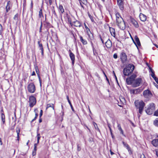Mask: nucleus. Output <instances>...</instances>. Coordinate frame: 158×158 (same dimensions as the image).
I'll return each instance as SVG.
<instances>
[{
  "label": "nucleus",
  "instance_id": "nucleus-15",
  "mask_svg": "<svg viewBox=\"0 0 158 158\" xmlns=\"http://www.w3.org/2000/svg\"><path fill=\"white\" fill-rule=\"evenodd\" d=\"M69 56L72 61V63L73 64L75 61V56L72 52H70L69 54Z\"/></svg>",
  "mask_w": 158,
  "mask_h": 158
},
{
  "label": "nucleus",
  "instance_id": "nucleus-42",
  "mask_svg": "<svg viewBox=\"0 0 158 158\" xmlns=\"http://www.w3.org/2000/svg\"><path fill=\"white\" fill-rule=\"evenodd\" d=\"M89 18H90V19L91 20L92 22H94V20L93 18V17L92 16H91L90 15H89Z\"/></svg>",
  "mask_w": 158,
  "mask_h": 158
},
{
  "label": "nucleus",
  "instance_id": "nucleus-33",
  "mask_svg": "<svg viewBox=\"0 0 158 158\" xmlns=\"http://www.w3.org/2000/svg\"><path fill=\"white\" fill-rule=\"evenodd\" d=\"M38 43L39 45V46L40 48V49L41 50H43L44 49L43 47L42 44L40 43V41H39L38 42Z\"/></svg>",
  "mask_w": 158,
  "mask_h": 158
},
{
  "label": "nucleus",
  "instance_id": "nucleus-46",
  "mask_svg": "<svg viewBox=\"0 0 158 158\" xmlns=\"http://www.w3.org/2000/svg\"><path fill=\"white\" fill-rule=\"evenodd\" d=\"M37 145L36 143H35L34 144V150L35 151H36V150H37V149H36V146H37Z\"/></svg>",
  "mask_w": 158,
  "mask_h": 158
},
{
  "label": "nucleus",
  "instance_id": "nucleus-25",
  "mask_svg": "<svg viewBox=\"0 0 158 158\" xmlns=\"http://www.w3.org/2000/svg\"><path fill=\"white\" fill-rule=\"evenodd\" d=\"M59 10L61 13H63L64 12V10L62 5H60L59 7Z\"/></svg>",
  "mask_w": 158,
  "mask_h": 158
},
{
  "label": "nucleus",
  "instance_id": "nucleus-14",
  "mask_svg": "<svg viewBox=\"0 0 158 158\" xmlns=\"http://www.w3.org/2000/svg\"><path fill=\"white\" fill-rule=\"evenodd\" d=\"M131 22L135 27H138L139 25L137 22L134 19H131Z\"/></svg>",
  "mask_w": 158,
  "mask_h": 158
},
{
  "label": "nucleus",
  "instance_id": "nucleus-3",
  "mask_svg": "<svg viewBox=\"0 0 158 158\" xmlns=\"http://www.w3.org/2000/svg\"><path fill=\"white\" fill-rule=\"evenodd\" d=\"M155 110V106L153 103H151L148 106V108L146 110V112L147 114H152Z\"/></svg>",
  "mask_w": 158,
  "mask_h": 158
},
{
  "label": "nucleus",
  "instance_id": "nucleus-24",
  "mask_svg": "<svg viewBox=\"0 0 158 158\" xmlns=\"http://www.w3.org/2000/svg\"><path fill=\"white\" fill-rule=\"evenodd\" d=\"M128 65H131V66H130V68H128V69H129V70H130V72H131V73H132L134 69V68H135L133 64H128Z\"/></svg>",
  "mask_w": 158,
  "mask_h": 158
},
{
  "label": "nucleus",
  "instance_id": "nucleus-16",
  "mask_svg": "<svg viewBox=\"0 0 158 158\" xmlns=\"http://www.w3.org/2000/svg\"><path fill=\"white\" fill-rule=\"evenodd\" d=\"M153 145L155 147H158V139H153L152 142Z\"/></svg>",
  "mask_w": 158,
  "mask_h": 158
},
{
  "label": "nucleus",
  "instance_id": "nucleus-50",
  "mask_svg": "<svg viewBox=\"0 0 158 158\" xmlns=\"http://www.w3.org/2000/svg\"><path fill=\"white\" fill-rule=\"evenodd\" d=\"M38 78H39V80L40 82V86L41 87V81L40 77H38Z\"/></svg>",
  "mask_w": 158,
  "mask_h": 158
},
{
  "label": "nucleus",
  "instance_id": "nucleus-2",
  "mask_svg": "<svg viewBox=\"0 0 158 158\" xmlns=\"http://www.w3.org/2000/svg\"><path fill=\"white\" fill-rule=\"evenodd\" d=\"M135 106L137 108H139V113L142 114L145 104L142 101L138 102V101H135Z\"/></svg>",
  "mask_w": 158,
  "mask_h": 158
},
{
  "label": "nucleus",
  "instance_id": "nucleus-13",
  "mask_svg": "<svg viewBox=\"0 0 158 158\" xmlns=\"http://www.w3.org/2000/svg\"><path fill=\"white\" fill-rule=\"evenodd\" d=\"M105 45L107 48H110L112 45V43L109 39H108L105 43Z\"/></svg>",
  "mask_w": 158,
  "mask_h": 158
},
{
  "label": "nucleus",
  "instance_id": "nucleus-47",
  "mask_svg": "<svg viewBox=\"0 0 158 158\" xmlns=\"http://www.w3.org/2000/svg\"><path fill=\"white\" fill-rule=\"evenodd\" d=\"M118 129L120 131L122 129L121 127V126L120 124H118Z\"/></svg>",
  "mask_w": 158,
  "mask_h": 158
},
{
  "label": "nucleus",
  "instance_id": "nucleus-43",
  "mask_svg": "<svg viewBox=\"0 0 158 158\" xmlns=\"http://www.w3.org/2000/svg\"><path fill=\"white\" fill-rule=\"evenodd\" d=\"M2 31V26L0 24V35L1 34Z\"/></svg>",
  "mask_w": 158,
  "mask_h": 158
},
{
  "label": "nucleus",
  "instance_id": "nucleus-28",
  "mask_svg": "<svg viewBox=\"0 0 158 158\" xmlns=\"http://www.w3.org/2000/svg\"><path fill=\"white\" fill-rule=\"evenodd\" d=\"M1 117L3 124H4L5 123V116L4 114H2Z\"/></svg>",
  "mask_w": 158,
  "mask_h": 158
},
{
  "label": "nucleus",
  "instance_id": "nucleus-35",
  "mask_svg": "<svg viewBox=\"0 0 158 158\" xmlns=\"http://www.w3.org/2000/svg\"><path fill=\"white\" fill-rule=\"evenodd\" d=\"M84 26H85V27L86 30V31H87V33L88 34L89 32V31H90V30L88 28V27H87V26L86 25L85 23H84Z\"/></svg>",
  "mask_w": 158,
  "mask_h": 158
},
{
  "label": "nucleus",
  "instance_id": "nucleus-10",
  "mask_svg": "<svg viewBox=\"0 0 158 158\" xmlns=\"http://www.w3.org/2000/svg\"><path fill=\"white\" fill-rule=\"evenodd\" d=\"M135 41H134L133 39H132L134 43L136 45V46L138 47V46H140L141 45V44L139 41V38L137 37V36H135Z\"/></svg>",
  "mask_w": 158,
  "mask_h": 158
},
{
  "label": "nucleus",
  "instance_id": "nucleus-59",
  "mask_svg": "<svg viewBox=\"0 0 158 158\" xmlns=\"http://www.w3.org/2000/svg\"><path fill=\"white\" fill-rule=\"evenodd\" d=\"M120 131V133L123 135V130L122 129Z\"/></svg>",
  "mask_w": 158,
  "mask_h": 158
},
{
  "label": "nucleus",
  "instance_id": "nucleus-29",
  "mask_svg": "<svg viewBox=\"0 0 158 158\" xmlns=\"http://www.w3.org/2000/svg\"><path fill=\"white\" fill-rule=\"evenodd\" d=\"M136 75L135 74H133L130 77V78L131 79L134 81L135 80V78L136 77Z\"/></svg>",
  "mask_w": 158,
  "mask_h": 158
},
{
  "label": "nucleus",
  "instance_id": "nucleus-8",
  "mask_svg": "<svg viewBox=\"0 0 158 158\" xmlns=\"http://www.w3.org/2000/svg\"><path fill=\"white\" fill-rule=\"evenodd\" d=\"M144 96L146 98H149L152 96V94L149 90H144L143 93Z\"/></svg>",
  "mask_w": 158,
  "mask_h": 158
},
{
  "label": "nucleus",
  "instance_id": "nucleus-45",
  "mask_svg": "<svg viewBox=\"0 0 158 158\" xmlns=\"http://www.w3.org/2000/svg\"><path fill=\"white\" fill-rule=\"evenodd\" d=\"M120 99L121 101V102H122L123 103L124 102H125V99L124 98H122V100H121L120 98Z\"/></svg>",
  "mask_w": 158,
  "mask_h": 158
},
{
  "label": "nucleus",
  "instance_id": "nucleus-36",
  "mask_svg": "<svg viewBox=\"0 0 158 158\" xmlns=\"http://www.w3.org/2000/svg\"><path fill=\"white\" fill-rule=\"evenodd\" d=\"M35 71H36V73H37V75L38 77H40V73H39V72L38 69V68L37 67H35Z\"/></svg>",
  "mask_w": 158,
  "mask_h": 158
},
{
  "label": "nucleus",
  "instance_id": "nucleus-12",
  "mask_svg": "<svg viewBox=\"0 0 158 158\" xmlns=\"http://www.w3.org/2000/svg\"><path fill=\"white\" fill-rule=\"evenodd\" d=\"M139 17L140 20L143 22L145 21L147 19L146 16L141 13L140 14Z\"/></svg>",
  "mask_w": 158,
  "mask_h": 158
},
{
  "label": "nucleus",
  "instance_id": "nucleus-22",
  "mask_svg": "<svg viewBox=\"0 0 158 158\" xmlns=\"http://www.w3.org/2000/svg\"><path fill=\"white\" fill-rule=\"evenodd\" d=\"M79 37H80V40H81V42L84 45H85L87 44V43L86 40H85L83 39L82 36H80Z\"/></svg>",
  "mask_w": 158,
  "mask_h": 158
},
{
  "label": "nucleus",
  "instance_id": "nucleus-63",
  "mask_svg": "<svg viewBox=\"0 0 158 158\" xmlns=\"http://www.w3.org/2000/svg\"><path fill=\"white\" fill-rule=\"evenodd\" d=\"M81 2H82L80 1V5H81V6L83 8V5L81 4Z\"/></svg>",
  "mask_w": 158,
  "mask_h": 158
},
{
  "label": "nucleus",
  "instance_id": "nucleus-19",
  "mask_svg": "<svg viewBox=\"0 0 158 158\" xmlns=\"http://www.w3.org/2000/svg\"><path fill=\"white\" fill-rule=\"evenodd\" d=\"M10 1H8L7 2V4L6 6V12H8V11L10 10Z\"/></svg>",
  "mask_w": 158,
  "mask_h": 158
},
{
  "label": "nucleus",
  "instance_id": "nucleus-57",
  "mask_svg": "<svg viewBox=\"0 0 158 158\" xmlns=\"http://www.w3.org/2000/svg\"><path fill=\"white\" fill-rule=\"evenodd\" d=\"M41 55H42V56H44V49L43 50H41Z\"/></svg>",
  "mask_w": 158,
  "mask_h": 158
},
{
  "label": "nucleus",
  "instance_id": "nucleus-27",
  "mask_svg": "<svg viewBox=\"0 0 158 158\" xmlns=\"http://www.w3.org/2000/svg\"><path fill=\"white\" fill-rule=\"evenodd\" d=\"M5 56L0 52V60H4Z\"/></svg>",
  "mask_w": 158,
  "mask_h": 158
},
{
  "label": "nucleus",
  "instance_id": "nucleus-62",
  "mask_svg": "<svg viewBox=\"0 0 158 158\" xmlns=\"http://www.w3.org/2000/svg\"><path fill=\"white\" fill-rule=\"evenodd\" d=\"M77 149L78 151H80L81 149V148H79L78 145H77Z\"/></svg>",
  "mask_w": 158,
  "mask_h": 158
},
{
  "label": "nucleus",
  "instance_id": "nucleus-60",
  "mask_svg": "<svg viewBox=\"0 0 158 158\" xmlns=\"http://www.w3.org/2000/svg\"><path fill=\"white\" fill-rule=\"evenodd\" d=\"M49 3L50 5H51L52 3V0H49Z\"/></svg>",
  "mask_w": 158,
  "mask_h": 158
},
{
  "label": "nucleus",
  "instance_id": "nucleus-40",
  "mask_svg": "<svg viewBox=\"0 0 158 158\" xmlns=\"http://www.w3.org/2000/svg\"><path fill=\"white\" fill-rule=\"evenodd\" d=\"M93 125H94V127L96 129H99L98 128V127L97 124L95 123H93Z\"/></svg>",
  "mask_w": 158,
  "mask_h": 158
},
{
  "label": "nucleus",
  "instance_id": "nucleus-32",
  "mask_svg": "<svg viewBox=\"0 0 158 158\" xmlns=\"http://www.w3.org/2000/svg\"><path fill=\"white\" fill-rule=\"evenodd\" d=\"M153 123L155 126L158 127V118H156L154 120Z\"/></svg>",
  "mask_w": 158,
  "mask_h": 158
},
{
  "label": "nucleus",
  "instance_id": "nucleus-30",
  "mask_svg": "<svg viewBox=\"0 0 158 158\" xmlns=\"http://www.w3.org/2000/svg\"><path fill=\"white\" fill-rule=\"evenodd\" d=\"M50 107H51L52 108L53 110H54V104L52 103L51 104H48L47 105V109Z\"/></svg>",
  "mask_w": 158,
  "mask_h": 158
},
{
  "label": "nucleus",
  "instance_id": "nucleus-34",
  "mask_svg": "<svg viewBox=\"0 0 158 158\" xmlns=\"http://www.w3.org/2000/svg\"><path fill=\"white\" fill-rule=\"evenodd\" d=\"M39 17L40 18H41V17H43V15L42 14V10L40 9L39 12Z\"/></svg>",
  "mask_w": 158,
  "mask_h": 158
},
{
  "label": "nucleus",
  "instance_id": "nucleus-53",
  "mask_svg": "<svg viewBox=\"0 0 158 158\" xmlns=\"http://www.w3.org/2000/svg\"><path fill=\"white\" fill-rule=\"evenodd\" d=\"M42 113H43L42 110H41L40 112V118L41 117L42 115Z\"/></svg>",
  "mask_w": 158,
  "mask_h": 158
},
{
  "label": "nucleus",
  "instance_id": "nucleus-17",
  "mask_svg": "<svg viewBox=\"0 0 158 158\" xmlns=\"http://www.w3.org/2000/svg\"><path fill=\"white\" fill-rule=\"evenodd\" d=\"M73 23L75 27H80L81 26V23L78 21L76 20L74 21L73 22Z\"/></svg>",
  "mask_w": 158,
  "mask_h": 158
},
{
  "label": "nucleus",
  "instance_id": "nucleus-64",
  "mask_svg": "<svg viewBox=\"0 0 158 158\" xmlns=\"http://www.w3.org/2000/svg\"><path fill=\"white\" fill-rule=\"evenodd\" d=\"M156 155L158 157V151H156Z\"/></svg>",
  "mask_w": 158,
  "mask_h": 158
},
{
  "label": "nucleus",
  "instance_id": "nucleus-37",
  "mask_svg": "<svg viewBox=\"0 0 158 158\" xmlns=\"http://www.w3.org/2000/svg\"><path fill=\"white\" fill-rule=\"evenodd\" d=\"M14 19L15 20H18V14H16L14 17Z\"/></svg>",
  "mask_w": 158,
  "mask_h": 158
},
{
  "label": "nucleus",
  "instance_id": "nucleus-51",
  "mask_svg": "<svg viewBox=\"0 0 158 158\" xmlns=\"http://www.w3.org/2000/svg\"><path fill=\"white\" fill-rule=\"evenodd\" d=\"M154 79L155 81L157 83V84H158V79H157V78L156 77H155V78H154Z\"/></svg>",
  "mask_w": 158,
  "mask_h": 158
},
{
  "label": "nucleus",
  "instance_id": "nucleus-7",
  "mask_svg": "<svg viewBox=\"0 0 158 158\" xmlns=\"http://www.w3.org/2000/svg\"><path fill=\"white\" fill-rule=\"evenodd\" d=\"M120 58L123 63H124L127 60V56L126 53L123 52H122L120 56Z\"/></svg>",
  "mask_w": 158,
  "mask_h": 158
},
{
  "label": "nucleus",
  "instance_id": "nucleus-56",
  "mask_svg": "<svg viewBox=\"0 0 158 158\" xmlns=\"http://www.w3.org/2000/svg\"><path fill=\"white\" fill-rule=\"evenodd\" d=\"M42 22L41 23V25L40 27V29L42 30Z\"/></svg>",
  "mask_w": 158,
  "mask_h": 158
},
{
  "label": "nucleus",
  "instance_id": "nucleus-20",
  "mask_svg": "<svg viewBox=\"0 0 158 158\" xmlns=\"http://www.w3.org/2000/svg\"><path fill=\"white\" fill-rule=\"evenodd\" d=\"M123 143L124 146L127 149L130 153V152H131V148L128 144L127 143H125L124 142H123Z\"/></svg>",
  "mask_w": 158,
  "mask_h": 158
},
{
  "label": "nucleus",
  "instance_id": "nucleus-21",
  "mask_svg": "<svg viewBox=\"0 0 158 158\" xmlns=\"http://www.w3.org/2000/svg\"><path fill=\"white\" fill-rule=\"evenodd\" d=\"M126 82L128 85L132 84V85L133 81L130 77L126 79Z\"/></svg>",
  "mask_w": 158,
  "mask_h": 158
},
{
  "label": "nucleus",
  "instance_id": "nucleus-1",
  "mask_svg": "<svg viewBox=\"0 0 158 158\" xmlns=\"http://www.w3.org/2000/svg\"><path fill=\"white\" fill-rule=\"evenodd\" d=\"M115 15L117 25L121 29L123 30L125 28V25L123 19L118 13H117Z\"/></svg>",
  "mask_w": 158,
  "mask_h": 158
},
{
  "label": "nucleus",
  "instance_id": "nucleus-52",
  "mask_svg": "<svg viewBox=\"0 0 158 158\" xmlns=\"http://www.w3.org/2000/svg\"><path fill=\"white\" fill-rule=\"evenodd\" d=\"M107 125H108V126L109 129H111V125H110V124L109 123H107Z\"/></svg>",
  "mask_w": 158,
  "mask_h": 158
},
{
  "label": "nucleus",
  "instance_id": "nucleus-26",
  "mask_svg": "<svg viewBox=\"0 0 158 158\" xmlns=\"http://www.w3.org/2000/svg\"><path fill=\"white\" fill-rule=\"evenodd\" d=\"M149 69H150V70L151 73V76L153 77V79H154V78H155V77H156L155 76V75L154 73V71L151 68H150Z\"/></svg>",
  "mask_w": 158,
  "mask_h": 158
},
{
  "label": "nucleus",
  "instance_id": "nucleus-61",
  "mask_svg": "<svg viewBox=\"0 0 158 158\" xmlns=\"http://www.w3.org/2000/svg\"><path fill=\"white\" fill-rule=\"evenodd\" d=\"M35 75V72L34 71H33L32 72V73L31 74L32 76H34Z\"/></svg>",
  "mask_w": 158,
  "mask_h": 158
},
{
  "label": "nucleus",
  "instance_id": "nucleus-4",
  "mask_svg": "<svg viewBox=\"0 0 158 158\" xmlns=\"http://www.w3.org/2000/svg\"><path fill=\"white\" fill-rule=\"evenodd\" d=\"M27 89L29 92L31 93H34L35 90V87L33 83H30L28 85Z\"/></svg>",
  "mask_w": 158,
  "mask_h": 158
},
{
  "label": "nucleus",
  "instance_id": "nucleus-44",
  "mask_svg": "<svg viewBox=\"0 0 158 158\" xmlns=\"http://www.w3.org/2000/svg\"><path fill=\"white\" fill-rule=\"evenodd\" d=\"M118 56L116 53H115L113 55V57L114 59H116L117 58Z\"/></svg>",
  "mask_w": 158,
  "mask_h": 158
},
{
  "label": "nucleus",
  "instance_id": "nucleus-23",
  "mask_svg": "<svg viewBox=\"0 0 158 158\" xmlns=\"http://www.w3.org/2000/svg\"><path fill=\"white\" fill-rule=\"evenodd\" d=\"M141 90L139 88L132 90V93L134 94H136L141 92Z\"/></svg>",
  "mask_w": 158,
  "mask_h": 158
},
{
  "label": "nucleus",
  "instance_id": "nucleus-55",
  "mask_svg": "<svg viewBox=\"0 0 158 158\" xmlns=\"http://www.w3.org/2000/svg\"><path fill=\"white\" fill-rule=\"evenodd\" d=\"M17 140L19 141V135H17Z\"/></svg>",
  "mask_w": 158,
  "mask_h": 158
},
{
  "label": "nucleus",
  "instance_id": "nucleus-9",
  "mask_svg": "<svg viewBox=\"0 0 158 158\" xmlns=\"http://www.w3.org/2000/svg\"><path fill=\"white\" fill-rule=\"evenodd\" d=\"M131 66V65H128L123 70V73L125 76H128L130 73H131V72H130V70H129L128 68Z\"/></svg>",
  "mask_w": 158,
  "mask_h": 158
},
{
  "label": "nucleus",
  "instance_id": "nucleus-38",
  "mask_svg": "<svg viewBox=\"0 0 158 158\" xmlns=\"http://www.w3.org/2000/svg\"><path fill=\"white\" fill-rule=\"evenodd\" d=\"M36 137L37 138V140H40V134L37 132Z\"/></svg>",
  "mask_w": 158,
  "mask_h": 158
},
{
  "label": "nucleus",
  "instance_id": "nucleus-48",
  "mask_svg": "<svg viewBox=\"0 0 158 158\" xmlns=\"http://www.w3.org/2000/svg\"><path fill=\"white\" fill-rule=\"evenodd\" d=\"M68 20L69 23L71 24V26H72L73 25V23H72L71 21L70 20V19H69L68 18Z\"/></svg>",
  "mask_w": 158,
  "mask_h": 158
},
{
  "label": "nucleus",
  "instance_id": "nucleus-18",
  "mask_svg": "<svg viewBox=\"0 0 158 158\" xmlns=\"http://www.w3.org/2000/svg\"><path fill=\"white\" fill-rule=\"evenodd\" d=\"M109 30L111 35L112 36L115 37V33L114 29L112 27H109Z\"/></svg>",
  "mask_w": 158,
  "mask_h": 158
},
{
  "label": "nucleus",
  "instance_id": "nucleus-11",
  "mask_svg": "<svg viewBox=\"0 0 158 158\" xmlns=\"http://www.w3.org/2000/svg\"><path fill=\"white\" fill-rule=\"evenodd\" d=\"M123 1L124 0H117V4L121 10H123L124 9Z\"/></svg>",
  "mask_w": 158,
  "mask_h": 158
},
{
  "label": "nucleus",
  "instance_id": "nucleus-54",
  "mask_svg": "<svg viewBox=\"0 0 158 158\" xmlns=\"http://www.w3.org/2000/svg\"><path fill=\"white\" fill-rule=\"evenodd\" d=\"M140 158H146L145 157L144 155L143 154L142 155H141V156Z\"/></svg>",
  "mask_w": 158,
  "mask_h": 158
},
{
  "label": "nucleus",
  "instance_id": "nucleus-6",
  "mask_svg": "<svg viewBox=\"0 0 158 158\" xmlns=\"http://www.w3.org/2000/svg\"><path fill=\"white\" fill-rule=\"evenodd\" d=\"M29 100V106L30 107H32L36 104V98L34 96H32L30 97Z\"/></svg>",
  "mask_w": 158,
  "mask_h": 158
},
{
  "label": "nucleus",
  "instance_id": "nucleus-39",
  "mask_svg": "<svg viewBox=\"0 0 158 158\" xmlns=\"http://www.w3.org/2000/svg\"><path fill=\"white\" fill-rule=\"evenodd\" d=\"M154 115L156 116H158V109L155 112Z\"/></svg>",
  "mask_w": 158,
  "mask_h": 158
},
{
  "label": "nucleus",
  "instance_id": "nucleus-49",
  "mask_svg": "<svg viewBox=\"0 0 158 158\" xmlns=\"http://www.w3.org/2000/svg\"><path fill=\"white\" fill-rule=\"evenodd\" d=\"M113 74H114V77H115V79L116 80V81H117V77H116V75L115 74V72H114V71H113Z\"/></svg>",
  "mask_w": 158,
  "mask_h": 158
},
{
  "label": "nucleus",
  "instance_id": "nucleus-31",
  "mask_svg": "<svg viewBox=\"0 0 158 158\" xmlns=\"http://www.w3.org/2000/svg\"><path fill=\"white\" fill-rule=\"evenodd\" d=\"M67 99L68 101V102L69 103V105L70 106H71V109H72V110L73 111L74 110H73V106H72V104H71V102H70V100L69 99V97L68 96H67Z\"/></svg>",
  "mask_w": 158,
  "mask_h": 158
},
{
  "label": "nucleus",
  "instance_id": "nucleus-5",
  "mask_svg": "<svg viewBox=\"0 0 158 158\" xmlns=\"http://www.w3.org/2000/svg\"><path fill=\"white\" fill-rule=\"evenodd\" d=\"M142 82V79L141 78H138L136 79L132 83V86L136 87L139 86Z\"/></svg>",
  "mask_w": 158,
  "mask_h": 158
},
{
  "label": "nucleus",
  "instance_id": "nucleus-41",
  "mask_svg": "<svg viewBox=\"0 0 158 158\" xmlns=\"http://www.w3.org/2000/svg\"><path fill=\"white\" fill-rule=\"evenodd\" d=\"M20 132V130L19 128L17 129L16 132L17 133V135H19Z\"/></svg>",
  "mask_w": 158,
  "mask_h": 158
},
{
  "label": "nucleus",
  "instance_id": "nucleus-58",
  "mask_svg": "<svg viewBox=\"0 0 158 158\" xmlns=\"http://www.w3.org/2000/svg\"><path fill=\"white\" fill-rule=\"evenodd\" d=\"M31 8H32V7H33V3H32V1H31Z\"/></svg>",
  "mask_w": 158,
  "mask_h": 158
}]
</instances>
